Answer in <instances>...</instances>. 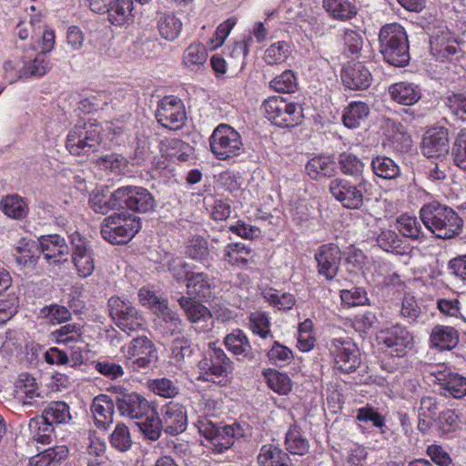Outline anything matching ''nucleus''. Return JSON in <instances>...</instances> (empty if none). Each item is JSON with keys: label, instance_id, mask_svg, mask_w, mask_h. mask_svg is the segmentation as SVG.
Returning <instances> with one entry per match:
<instances>
[{"label": "nucleus", "instance_id": "50", "mask_svg": "<svg viewBox=\"0 0 466 466\" xmlns=\"http://www.w3.org/2000/svg\"><path fill=\"white\" fill-rule=\"evenodd\" d=\"M165 259V266L177 282H187L190 279V275L194 274L190 265L182 258L168 255Z\"/></svg>", "mask_w": 466, "mask_h": 466}, {"label": "nucleus", "instance_id": "36", "mask_svg": "<svg viewBox=\"0 0 466 466\" xmlns=\"http://www.w3.org/2000/svg\"><path fill=\"white\" fill-rule=\"evenodd\" d=\"M370 115L369 106L361 101H352L344 109L343 124L349 128H357Z\"/></svg>", "mask_w": 466, "mask_h": 466}, {"label": "nucleus", "instance_id": "15", "mask_svg": "<svg viewBox=\"0 0 466 466\" xmlns=\"http://www.w3.org/2000/svg\"><path fill=\"white\" fill-rule=\"evenodd\" d=\"M156 118L166 128L177 130L182 127L187 120L182 100L173 96L163 97L157 104Z\"/></svg>", "mask_w": 466, "mask_h": 466}, {"label": "nucleus", "instance_id": "16", "mask_svg": "<svg viewBox=\"0 0 466 466\" xmlns=\"http://www.w3.org/2000/svg\"><path fill=\"white\" fill-rule=\"evenodd\" d=\"M431 375L440 385L442 394L446 397L461 399L466 396V377L453 371L444 364H438L431 369Z\"/></svg>", "mask_w": 466, "mask_h": 466}, {"label": "nucleus", "instance_id": "21", "mask_svg": "<svg viewBox=\"0 0 466 466\" xmlns=\"http://www.w3.org/2000/svg\"><path fill=\"white\" fill-rule=\"evenodd\" d=\"M430 50L436 60L445 62L458 53L459 46L450 30L441 27L431 35Z\"/></svg>", "mask_w": 466, "mask_h": 466}, {"label": "nucleus", "instance_id": "24", "mask_svg": "<svg viewBox=\"0 0 466 466\" xmlns=\"http://www.w3.org/2000/svg\"><path fill=\"white\" fill-rule=\"evenodd\" d=\"M39 246L44 258L48 263L67 261L69 248L66 239L57 235H46L39 238Z\"/></svg>", "mask_w": 466, "mask_h": 466}, {"label": "nucleus", "instance_id": "14", "mask_svg": "<svg viewBox=\"0 0 466 466\" xmlns=\"http://www.w3.org/2000/svg\"><path fill=\"white\" fill-rule=\"evenodd\" d=\"M108 307L110 316L123 331L129 333L143 327V317L130 301L119 297H111L108 299Z\"/></svg>", "mask_w": 466, "mask_h": 466}, {"label": "nucleus", "instance_id": "63", "mask_svg": "<svg viewBox=\"0 0 466 466\" xmlns=\"http://www.w3.org/2000/svg\"><path fill=\"white\" fill-rule=\"evenodd\" d=\"M342 40L345 52H347L348 55L358 56L360 54L363 46V38L360 33L347 28L343 31Z\"/></svg>", "mask_w": 466, "mask_h": 466}, {"label": "nucleus", "instance_id": "27", "mask_svg": "<svg viewBox=\"0 0 466 466\" xmlns=\"http://www.w3.org/2000/svg\"><path fill=\"white\" fill-rule=\"evenodd\" d=\"M388 93L392 101L408 106L415 105L422 96L420 86L407 81H400L390 85Z\"/></svg>", "mask_w": 466, "mask_h": 466}, {"label": "nucleus", "instance_id": "60", "mask_svg": "<svg viewBox=\"0 0 466 466\" xmlns=\"http://www.w3.org/2000/svg\"><path fill=\"white\" fill-rule=\"evenodd\" d=\"M97 165L101 169L121 173L127 169L128 161L123 156L112 153L98 158Z\"/></svg>", "mask_w": 466, "mask_h": 466}, {"label": "nucleus", "instance_id": "38", "mask_svg": "<svg viewBox=\"0 0 466 466\" xmlns=\"http://www.w3.org/2000/svg\"><path fill=\"white\" fill-rule=\"evenodd\" d=\"M370 166L375 176L386 180L396 179L401 173L400 166L386 156L373 157Z\"/></svg>", "mask_w": 466, "mask_h": 466}, {"label": "nucleus", "instance_id": "48", "mask_svg": "<svg viewBox=\"0 0 466 466\" xmlns=\"http://www.w3.org/2000/svg\"><path fill=\"white\" fill-rule=\"evenodd\" d=\"M339 165L341 172L346 176L360 178L364 171L365 164L356 155L343 152L339 156Z\"/></svg>", "mask_w": 466, "mask_h": 466}, {"label": "nucleus", "instance_id": "59", "mask_svg": "<svg viewBox=\"0 0 466 466\" xmlns=\"http://www.w3.org/2000/svg\"><path fill=\"white\" fill-rule=\"evenodd\" d=\"M297 79L291 70H286L273 78L269 86L279 93H292L297 89Z\"/></svg>", "mask_w": 466, "mask_h": 466}, {"label": "nucleus", "instance_id": "52", "mask_svg": "<svg viewBox=\"0 0 466 466\" xmlns=\"http://www.w3.org/2000/svg\"><path fill=\"white\" fill-rule=\"evenodd\" d=\"M110 445L120 452L130 450L133 441L128 428L124 423H117L109 436Z\"/></svg>", "mask_w": 466, "mask_h": 466}, {"label": "nucleus", "instance_id": "34", "mask_svg": "<svg viewBox=\"0 0 466 466\" xmlns=\"http://www.w3.org/2000/svg\"><path fill=\"white\" fill-rule=\"evenodd\" d=\"M148 304L152 305L156 310L158 311L160 318L167 325L168 332L170 334L178 332L181 325V319L177 313L168 308L167 301L160 300L154 294L148 293Z\"/></svg>", "mask_w": 466, "mask_h": 466}, {"label": "nucleus", "instance_id": "56", "mask_svg": "<svg viewBox=\"0 0 466 466\" xmlns=\"http://www.w3.org/2000/svg\"><path fill=\"white\" fill-rule=\"evenodd\" d=\"M248 326L251 331L261 339L273 337L270 331V321L268 315L264 312L256 311L248 317Z\"/></svg>", "mask_w": 466, "mask_h": 466}, {"label": "nucleus", "instance_id": "37", "mask_svg": "<svg viewBox=\"0 0 466 466\" xmlns=\"http://www.w3.org/2000/svg\"><path fill=\"white\" fill-rule=\"evenodd\" d=\"M322 6L337 20L347 21L358 14V8L349 0H323Z\"/></svg>", "mask_w": 466, "mask_h": 466}, {"label": "nucleus", "instance_id": "11", "mask_svg": "<svg viewBox=\"0 0 466 466\" xmlns=\"http://www.w3.org/2000/svg\"><path fill=\"white\" fill-rule=\"evenodd\" d=\"M328 349L337 370L350 373L360 365L359 349L351 339L348 337L332 339L328 343Z\"/></svg>", "mask_w": 466, "mask_h": 466}, {"label": "nucleus", "instance_id": "8", "mask_svg": "<svg viewBox=\"0 0 466 466\" xmlns=\"http://www.w3.org/2000/svg\"><path fill=\"white\" fill-rule=\"evenodd\" d=\"M113 200L119 209L148 213L157 207V201L148 189L139 186H124L113 191Z\"/></svg>", "mask_w": 466, "mask_h": 466}, {"label": "nucleus", "instance_id": "7", "mask_svg": "<svg viewBox=\"0 0 466 466\" xmlns=\"http://www.w3.org/2000/svg\"><path fill=\"white\" fill-rule=\"evenodd\" d=\"M264 116L279 127H293L301 123L302 109L282 96H272L265 99L261 105Z\"/></svg>", "mask_w": 466, "mask_h": 466}, {"label": "nucleus", "instance_id": "13", "mask_svg": "<svg viewBox=\"0 0 466 466\" xmlns=\"http://www.w3.org/2000/svg\"><path fill=\"white\" fill-rule=\"evenodd\" d=\"M115 401L119 414L131 420H142L152 412L153 407L140 394L120 387L113 389Z\"/></svg>", "mask_w": 466, "mask_h": 466}, {"label": "nucleus", "instance_id": "41", "mask_svg": "<svg viewBox=\"0 0 466 466\" xmlns=\"http://www.w3.org/2000/svg\"><path fill=\"white\" fill-rule=\"evenodd\" d=\"M29 431L32 438L39 443L49 444L53 439L55 426L42 415L30 420Z\"/></svg>", "mask_w": 466, "mask_h": 466}, {"label": "nucleus", "instance_id": "25", "mask_svg": "<svg viewBox=\"0 0 466 466\" xmlns=\"http://www.w3.org/2000/svg\"><path fill=\"white\" fill-rule=\"evenodd\" d=\"M460 341V333L452 326L436 324L429 333V343L431 349L439 351L451 350Z\"/></svg>", "mask_w": 466, "mask_h": 466}, {"label": "nucleus", "instance_id": "61", "mask_svg": "<svg viewBox=\"0 0 466 466\" xmlns=\"http://www.w3.org/2000/svg\"><path fill=\"white\" fill-rule=\"evenodd\" d=\"M268 358L277 366H285L293 360V352L288 347L275 341L268 352Z\"/></svg>", "mask_w": 466, "mask_h": 466}, {"label": "nucleus", "instance_id": "53", "mask_svg": "<svg viewBox=\"0 0 466 466\" xmlns=\"http://www.w3.org/2000/svg\"><path fill=\"white\" fill-rule=\"evenodd\" d=\"M148 388L155 394L168 399L177 396L180 390L177 381L167 378L150 380Z\"/></svg>", "mask_w": 466, "mask_h": 466}, {"label": "nucleus", "instance_id": "64", "mask_svg": "<svg viewBox=\"0 0 466 466\" xmlns=\"http://www.w3.org/2000/svg\"><path fill=\"white\" fill-rule=\"evenodd\" d=\"M452 156L456 166L466 171V128L459 132L453 144Z\"/></svg>", "mask_w": 466, "mask_h": 466}, {"label": "nucleus", "instance_id": "6", "mask_svg": "<svg viewBox=\"0 0 466 466\" xmlns=\"http://www.w3.org/2000/svg\"><path fill=\"white\" fill-rule=\"evenodd\" d=\"M140 218L134 215L115 213L104 218L101 236L114 245L128 242L140 229Z\"/></svg>", "mask_w": 466, "mask_h": 466}, {"label": "nucleus", "instance_id": "46", "mask_svg": "<svg viewBox=\"0 0 466 466\" xmlns=\"http://www.w3.org/2000/svg\"><path fill=\"white\" fill-rule=\"evenodd\" d=\"M137 426L143 434L151 441L158 440L161 435V431H164V425L154 408L152 409V412L145 415L144 418L137 422Z\"/></svg>", "mask_w": 466, "mask_h": 466}, {"label": "nucleus", "instance_id": "26", "mask_svg": "<svg viewBox=\"0 0 466 466\" xmlns=\"http://www.w3.org/2000/svg\"><path fill=\"white\" fill-rule=\"evenodd\" d=\"M177 301L178 302L181 309L185 311L188 320L194 324L205 323L199 327V329H203L206 330L210 329L208 322H212V315L210 310L202 305L198 299H193L190 297L180 296L177 298ZM198 327H196L198 329Z\"/></svg>", "mask_w": 466, "mask_h": 466}, {"label": "nucleus", "instance_id": "43", "mask_svg": "<svg viewBox=\"0 0 466 466\" xmlns=\"http://www.w3.org/2000/svg\"><path fill=\"white\" fill-rule=\"evenodd\" d=\"M306 171L312 179L331 177L335 173V162L329 157H315L307 163Z\"/></svg>", "mask_w": 466, "mask_h": 466}, {"label": "nucleus", "instance_id": "10", "mask_svg": "<svg viewBox=\"0 0 466 466\" xmlns=\"http://www.w3.org/2000/svg\"><path fill=\"white\" fill-rule=\"evenodd\" d=\"M100 142V128L91 123L76 124L68 133L66 147L75 156L95 151Z\"/></svg>", "mask_w": 466, "mask_h": 466}, {"label": "nucleus", "instance_id": "44", "mask_svg": "<svg viewBox=\"0 0 466 466\" xmlns=\"http://www.w3.org/2000/svg\"><path fill=\"white\" fill-rule=\"evenodd\" d=\"M3 212L15 219L24 218L28 213V206L25 200L18 195H10L1 200Z\"/></svg>", "mask_w": 466, "mask_h": 466}, {"label": "nucleus", "instance_id": "32", "mask_svg": "<svg viewBox=\"0 0 466 466\" xmlns=\"http://www.w3.org/2000/svg\"><path fill=\"white\" fill-rule=\"evenodd\" d=\"M258 466H293L289 454L279 446L263 445L257 457Z\"/></svg>", "mask_w": 466, "mask_h": 466}, {"label": "nucleus", "instance_id": "35", "mask_svg": "<svg viewBox=\"0 0 466 466\" xmlns=\"http://www.w3.org/2000/svg\"><path fill=\"white\" fill-rule=\"evenodd\" d=\"M223 259L231 266L243 268L253 261V251L243 243H228Z\"/></svg>", "mask_w": 466, "mask_h": 466}, {"label": "nucleus", "instance_id": "19", "mask_svg": "<svg viewBox=\"0 0 466 466\" xmlns=\"http://www.w3.org/2000/svg\"><path fill=\"white\" fill-rule=\"evenodd\" d=\"M70 238L72 261L76 272L79 277L87 278L95 269L93 252L89 242L77 232L72 234Z\"/></svg>", "mask_w": 466, "mask_h": 466}, {"label": "nucleus", "instance_id": "28", "mask_svg": "<svg viewBox=\"0 0 466 466\" xmlns=\"http://www.w3.org/2000/svg\"><path fill=\"white\" fill-rule=\"evenodd\" d=\"M214 279L204 272H194L187 283V297L208 301L213 297Z\"/></svg>", "mask_w": 466, "mask_h": 466}, {"label": "nucleus", "instance_id": "23", "mask_svg": "<svg viewBox=\"0 0 466 466\" xmlns=\"http://www.w3.org/2000/svg\"><path fill=\"white\" fill-rule=\"evenodd\" d=\"M448 129L437 127L426 132L422 139L421 150L425 157H440L449 152Z\"/></svg>", "mask_w": 466, "mask_h": 466}, {"label": "nucleus", "instance_id": "17", "mask_svg": "<svg viewBox=\"0 0 466 466\" xmlns=\"http://www.w3.org/2000/svg\"><path fill=\"white\" fill-rule=\"evenodd\" d=\"M317 272L327 281H332L338 275L341 262V251L334 243L323 244L315 252Z\"/></svg>", "mask_w": 466, "mask_h": 466}, {"label": "nucleus", "instance_id": "4", "mask_svg": "<svg viewBox=\"0 0 466 466\" xmlns=\"http://www.w3.org/2000/svg\"><path fill=\"white\" fill-rule=\"evenodd\" d=\"M198 431L203 437L210 441L213 450L218 453L232 447L236 440L246 438L250 434L249 426L245 423L235 422L218 427L208 419L198 421Z\"/></svg>", "mask_w": 466, "mask_h": 466}, {"label": "nucleus", "instance_id": "49", "mask_svg": "<svg viewBox=\"0 0 466 466\" xmlns=\"http://www.w3.org/2000/svg\"><path fill=\"white\" fill-rule=\"evenodd\" d=\"M208 53L202 45L191 44L184 52L183 63L186 67L195 71L198 70L206 63Z\"/></svg>", "mask_w": 466, "mask_h": 466}, {"label": "nucleus", "instance_id": "33", "mask_svg": "<svg viewBox=\"0 0 466 466\" xmlns=\"http://www.w3.org/2000/svg\"><path fill=\"white\" fill-rule=\"evenodd\" d=\"M286 451L292 455L303 456L309 450V441L299 426L291 425L285 435Z\"/></svg>", "mask_w": 466, "mask_h": 466}, {"label": "nucleus", "instance_id": "54", "mask_svg": "<svg viewBox=\"0 0 466 466\" xmlns=\"http://www.w3.org/2000/svg\"><path fill=\"white\" fill-rule=\"evenodd\" d=\"M399 231L406 238L420 239L423 237V231L420 221L408 215H401L397 219Z\"/></svg>", "mask_w": 466, "mask_h": 466}, {"label": "nucleus", "instance_id": "18", "mask_svg": "<svg viewBox=\"0 0 466 466\" xmlns=\"http://www.w3.org/2000/svg\"><path fill=\"white\" fill-rule=\"evenodd\" d=\"M125 352L127 358H135L133 365L137 369H150L157 361L156 346L146 336L133 339Z\"/></svg>", "mask_w": 466, "mask_h": 466}, {"label": "nucleus", "instance_id": "9", "mask_svg": "<svg viewBox=\"0 0 466 466\" xmlns=\"http://www.w3.org/2000/svg\"><path fill=\"white\" fill-rule=\"evenodd\" d=\"M209 145L211 152L220 160L239 156L244 150L239 133L226 124H220L215 128Z\"/></svg>", "mask_w": 466, "mask_h": 466}, {"label": "nucleus", "instance_id": "22", "mask_svg": "<svg viewBox=\"0 0 466 466\" xmlns=\"http://www.w3.org/2000/svg\"><path fill=\"white\" fill-rule=\"evenodd\" d=\"M341 80L346 88L364 90L372 81L371 73L361 62H348L342 68Z\"/></svg>", "mask_w": 466, "mask_h": 466}, {"label": "nucleus", "instance_id": "20", "mask_svg": "<svg viewBox=\"0 0 466 466\" xmlns=\"http://www.w3.org/2000/svg\"><path fill=\"white\" fill-rule=\"evenodd\" d=\"M160 420L166 433L177 435L187 429V409L183 404L171 400L161 408Z\"/></svg>", "mask_w": 466, "mask_h": 466}, {"label": "nucleus", "instance_id": "29", "mask_svg": "<svg viewBox=\"0 0 466 466\" xmlns=\"http://www.w3.org/2000/svg\"><path fill=\"white\" fill-rule=\"evenodd\" d=\"M226 348L234 354L238 360L252 361L255 355L246 334L239 329H234L224 338Z\"/></svg>", "mask_w": 466, "mask_h": 466}, {"label": "nucleus", "instance_id": "39", "mask_svg": "<svg viewBox=\"0 0 466 466\" xmlns=\"http://www.w3.org/2000/svg\"><path fill=\"white\" fill-rule=\"evenodd\" d=\"M418 299L410 293H405L400 300L399 316L408 324H415L423 317Z\"/></svg>", "mask_w": 466, "mask_h": 466}, {"label": "nucleus", "instance_id": "1", "mask_svg": "<svg viewBox=\"0 0 466 466\" xmlns=\"http://www.w3.org/2000/svg\"><path fill=\"white\" fill-rule=\"evenodd\" d=\"M420 218L423 225L438 238L450 239L459 236L463 220L451 208L440 202H431L421 207Z\"/></svg>", "mask_w": 466, "mask_h": 466}, {"label": "nucleus", "instance_id": "47", "mask_svg": "<svg viewBox=\"0 0 466 466\" xmlns=\"http://www.w3.org/2000/svg\"><path fill=\"white\" fill-rule=\"evenodd\" d=\"M157 27L163 38L173 41L179 35L182 29V23L173 14H164L159 17Z\"/></svg>", "mask_w": 466, "mask_h": 466}, {"label": "nucleus", "instance_id": "30", "mask_svg": "<svg viewBox=\"0 0 466 466\" xmlns=\"http://www.w3.org/2000/svg\"><path fill=\"white\" fill-rule=\"evenodd\" d=\"M115 394L108 396L106 394H100L94 398L91 411L97 427L106 428L113 422L114 409H115Z\"/></svg>", "mask_w": 466, "mask_h": 466}, {"label": "nucleus", "instance_id": "57", "mask_svg": "<svg viewBox=\"0 0 466 466\" xmlns=\"http://www.w3.org/2000/svg\"><path fill=\"white\" fill-rule=\"evenodd\" d=\"M341 305L345 308H352L369 304L367 292L360 287H353L350 289L340 290Z\"/></svg>", "mask_w": 466, "mask_h": 466}, {"label": "nucleus", "instance_id": "2", "mask_svg": "<svg viewBox=\"0 0 466 466\" xmlns=\"http://www.w3.org/2000/svg\"><path fill=\"white\" fill-rule=\"evenodd\" d=\"M198 367L199 372L197 380L210 382L219 387L229 384L234 369L232 360L216 343L208 344V349Z\"/></svg>", "mask_w": 466, "mask_h": 466}, {"label": "nucleus", "instance_id": "58", "mask_svg": "<svg viewBox=\"0 0 466 466\" xmlns=\"http://www.w3.org/2000/svg\"><path fill=\"white\" fill-rule=\"evenodd\" d=\"M187 254L190 258L199 261L207 267L209 266V251L206 239L202 238H192L187 248Z\"/></svg>", "mask_w": 466, "mask_h": 466}, {"label": "nucleus", "instance_id": "62", "mask_svg": "<svg viewBox=\"0 0 466 466\" xmlns=\"http://www.w3.org/2000/svg\"><path fill=\"white\" fill-rule=\"evenodd\" d=\"M268 387L279 394H287L291 390V381L285 373L269 370L267 374Z\"/></svg>", "mask_w": 466, "mask_h": 466}, {"label": "nucleus", "instance_id": "5", "mask_svg": "<svg viewBox=\"0 0 466 466\" xmlns=\"http://www.w3.org/2000/svg\"><path fill=\"white\" fill-rule=\"evenodd\" d=\"M329 190L332 197L348 209H360L364 204L365 196H370L372 184L363 177L356 183L345 178H334L330 181Z\"/></svg>", "mask_w": 466, "mask_h": 466}, {"label": "nucleus", "instance_id": "3", "mask_svg": "<svg viewBox=\"0 0 466 466\" xmlns=\"http://www.w3.org/2000/svg\"><path fill=\"white\" fill-rule=\"evenodd\" d=\"M379 41L380 51L387 63L397 67L409 64V41L402 25L397 23L383 25L380 31Z\"/></svg>", "mask_w": 466, "mask_h": 466}, {"label": "nucleus", "instance_id": "51", "mask_svg": "<svg viewBox=\"0 0 466 466\" xmlns=\"http://www.w3.org/2000/svg\"><path fill=\"white\" fill-rule=\"evenodd\" d=\"M24 76L25 78L42 77L51 68L50 62L45 52H40L33 60L24 61Z\"/></svg>", "mask_w": 466, "mask_h": 466}, {"label": "nucleus", "instance_id": "55", "mask_svg": "<svg viewBox=\"0 0 466 466\" xmlns=\"http://www.w3.org/2000/svg\"><path fill=\"white\" fill-rule=\"evenodd\" d=\"M290 55V47L285 41L270 45L265 51L264 60L268 65H279L287 60Z\"/></svg>", "mask_w": 466, "mask_h": 466}, {"label": "nucleus", "instance_id": "42", "mask_svg": "<svg viewBox=\"0 0 466 466\" xmlns=\"http://www.w3.org/2000/svg\"><path fill=\"white\" fill-rule=\"evenodd\" d=\"M133 0H112L107 9L108 19L115 25H122L132 16Z\"/></svg>", "mask_w": 466, "mask_h": 466}, {"label": "nucleus", "instance_id": "31", "mask_svg": "<svg viewBox=\"0 0 466 466\" xmlns=\"http://www.w3.org/2000/svg\"><path fill=\"white\" fill-rule=\"evenodd\" d=\"M15 389L17 398L24 405L32 406L37 402V398L43 399L35 379L27 373L19 376Z\"/></svg>", "mask_w": 466, "mask_h": 466}, {"label": "nucleus", "instance_id": "12", "mask_svg": "<svg viewBox=\"0 0 466 466\" xmlns=\"http://www.w3.org/2000/svg\"><path fill=\"white\" fill-rule=\"evenodd\" d=\"M378 340L383 346L385 352L391 357L402 358L413 346V336L406 327L395 324L381 329Z\"/></svg>", "mask_w": 466, "mask_h": 466}, {"label": "nucleus", "instance_id": "40", "mask_svg": "<svg viewBox=\"0 0 466 466\" xmlns=\"http://www.w3.org/2000/svg\"><path fill=\"white\" fill-rule=\"evenodd\" d=\"M42 416L54 426L66 424L72 420L69 406L65 401H52L43 410Z\"/></svg>", "mask_w": 466, "mask_h": 466}, {"label": "nucleus", "instance_id": "45", "mask_svg": "<svg viewBox=\"0 0 466 466\" xmlns=\"http://www.w3.org/2000/svg\"><path fill=\"white\" fill-rule=\"evenodd\" d=\"M378 246L386 252L403 254L406 249L402 238L394 230H382L377 237Z\"/></svg>", "mask_w": 466, "mask_h": 466}]
</instances>
